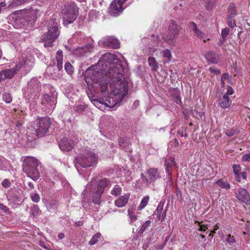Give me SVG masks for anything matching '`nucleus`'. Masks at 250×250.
Returning <instances> with one entry per match:
<instances>
[{"mask_svg": "<svg viewBox=\"0 0 250 250\" xmlns=\"http://www.w3.org/2000/svg\"><path fill=\"white\" fill-rule=\"evenodd\" d=\"M124 68L112 54L105 53L98 62L88 68L83 74L88 88L98 84L106 101L115 106L120 103L128 93V83L123 75Z\"/></svg>", "mask_w": 250, "mask_h": 250, "instance_id": "f257e3e1", "label": "nucleus"}, {"mask_svg": "<svg viewBox=\"0 0 250 250\" xmlns=\"http://www.w3.org/2000/svg\"><path fill=\"white\" fill-rule=\"evenodd\" d=\"M110 185V181L107 178L97 181L95 178H93L91 182L86 185L84 192L92 193L93 202L96 204L99 205L101 202V197L104 188Z\"/></svg>", "mask_w": 250, "mask_h": 250, "instance_id": "f03ea898", "label": "nucleus"}, {"mask_svg": "<svg viewBox=\"0 0 250 250\" xmlns=\"http://www.w3.org/2000/svg\"><path fill=\"white\" fill-rule=\"evenodd\" d=\"M22 159V170L26 175L36 181L40 177L38 167L40 162L35 157L32 156L24 157Z\"/></svg>", "mask_w": 250, "mask_h": 250, "instance_id": "7ed1b4c3", "label": "nucleus"}, {"mask_svg": "<svg viewBox=\"0 0 250 250\" xmlns=\"http://www.w3.org/2000/svg\"><path fill=\"white\" fill-rule=\"evenodd\" d=\"M79 14L78 8L73 2H67L62 10L63 23L65 26L73 23Z\"/></svg>", "mask_w": 250, "mask_h": 250, "instance_id": "20e7f679", "label": "nucleus"}, {"mask_svg": "<svg viewBox=\"0 0 250 250\" xmlns=\"http://www.w3.org/2000/svg\"><path fill=\"white\" fill-rule=\"evenodd\" d=\"M49 27L48 33L44 35L42 40L46 47H52L53 42L58 37L60 33L57 28V22L54 19H51L49 22Z\"/></svg>", "mask_w": 250, "mask_h": 250, "instance_id": "39448f33", "label": "nucleus"}, {"mask_svg": "<svg viewBox=\"0 0 250 250\" xmlns=\"http://www.w3.org/2000/svg\"><path fill=\"white\" fill-rule=\"evenodd\" d=\"M78 164L83 167H90L97 161L95 154L90 150H86L81 153L76 158Z\"/></svg>", "mask_w": 250, "mask_h": 250, "instance_id": "423d86ee", "label": "nucleus"}, {"mask_svg": "<svg viewBox=\"0 0 250 250\" xmlns=\"http://www.w3.org/2000/svg\"><path fill=\"white\" fill-rule=\"evenodd\" d=\"M34 64V61L32 59L28 60L26 59L21 62L17 64L15 68L12 69H5L1 71L3 78L6 79H11L18 71L21 67L24 65L28 70H30Z\"/></svg>", "mask_w": 250, "mask_h": 250, "instance_id": "0eeeda50", "label": "nucleus"}, {"mask_svg": "<svg viewBox=\"0 0 250 250\" xmlns=\"http://www.w3.org/2000/svg\"><path fill=\"white\" fill-rule=\"evenodd\" d=\"M36 123L33 126L35 134L39 137L43 136L48 131L50 121L48 117L41 118L36 121Z\"/></svg>", "mask_w": 250, "mask_h": 250, "instance_id": "6e6552de", "label": "nucleus"}, {"mask_svg": "<svg viewBox=\"0 0 250 250\" xmlns=\"http://www.w3.org/2000/svg\"><path fill=\"white\" fill-rule=\"evenodd\" d=\"M181 28L173 20H170L168 33L165 37V41L170 45H174L175 39L178 35Z\"/></svg>", "mask_w": 250, "mask_h": 250, "instance_id": "1a4fd4ad", "label": "nucleus"}, {"mask_svg": "<svg viewBox=\"0 0 250 250\" xmlns=\"http://www.w3.org/2000/svg\"><path fill=\"white\" fill-rule=\"evenodd\" d=\"M143 178L147 184H150L161 178L160 171L157 168H150L145 173L141 174Z\"/></svg>", "mask_w": 250, "mask_h": 250, "instance_id": "9d476101", "label": "nucleus"}, {"mask_svg": "<svg viewBox=\"0 0 250 250\" xmlns=\"http://www.w3.org/2000/svg\"><path fill=\"white\" fill-rule=\"evenodd\" d=\"M234 93L233 89L228 86L227 88V91L222 97H220L218 100V104L221 107L223 108H226L229 107L231 103V100L229 97V96L232 95Z\"/></svg>", "mask_w": 250, "mask_h": 250, "instance_id": "9b49d317", "label": "nucleus"}, {"mask_svg": "<svg viewBox=\"0 0 250 250\" xmlns=\"http://www.w3.org/2000/svg\"><path fill=\"white\" fill-rule=\"evenodd\" d=\"M125 0H113L110 5L109 13L111 15L117 17L123 11L122 5Z\"/></svg>", "mask_w": 250, "mask_h": 250, "instance_id": "f8f14e48", "label": "nucleus"}, {"mask_svg": "<svg viewBox=\"0 0 250 250\" xmlns=\"http://www.w3.org/2000/svg\"><path fill=\"white\" fill-rule=\"evenodd\" d=\"M56 97L53 94L52 95L44 94L42 101V104L46 109L52 110L56 104Z\"/></svg>", "mask_w": 250, "mask_h": 250, "instance_id": "ddd939ff", "label": "nucleus"}, {"mask_svg": "<svg viewBox=\"0 0 250 250\" xmlns=\"http://www.w3.org/2000/svg\"><path fill=\"white\" fill-rule=\"evenodd\" d=\"M235 196L241 202L247 205H250V196L246 189L243 188H239L235 193Z\"/></svg>", "mask_w": 250, "mask_h": 250, "instance_id": "4468645a", "label": "nucleus"}, {"mask_svg": "<svg viewBox=\"0 0 250 250\" xmlns=\"http://www.w3.org/2000/svg\"><path fill=\"white\" fill-rule=\"evenodd\" d=\"M40 83L36 79H32L28 83L27 90H30L31 94L32 93L35 95L33 99L38 98L39 95Z\"/></svg>", "mask_w": 250, "mask_h": 250, "instance_id": "2eb2a0df", "label": "nucleus"}, {"mask_svg": "<svg viewBox=\"0 0 250 250\" xmlns=\"http://www.w3.org/2000/svg\"><path fill=\"white\" fill-rule=\"evenodd\" d=\"M189 27L192 31L194 32V34L197 36V38L203 41L204 42H206L207 41H208L209 39L208 38V36L206 34L201 31L197 28V25L193 22L189 23Z\"/></svg>", "mask_w": 250, "mask_h": 250, "instance_id": "dca6fc26", "label": "nucleus"}, {"mask_svg": "<svg viewBox=\"0 0 250 250\" xmlns=\"http://www.w3.org/2000/svg\"><path fill=\"white\" fill-rule=\"evenodd\" d=\"M103 44L108 47L117 49L120 47L119 41L113 37H106L103 40Z\"/></svg>", "mask_w": 250, "mask_h": 250, "instance_id": "f3484780", "label": "nucleus"}, {"mask_svg": "<svg viewBox=\"0 0 250 250\" xmlns=\"http://www.w3.org/2000/svg\"><path fill=\"white\" fill-rule=\"evenodd\" d=\"M233 169L237 181L240 182L241 179H246L247 174L246 172H241V167L239 165H233Z\"/></svg>", "mask_w": 250, "mask_h": 250, "instance_id": "a211bd4d", "label": "nucleus"}, {"mask_svg": "<svg viewBox=\"0 0 250 250\" xmlns=\"http://www.w3.org/2000/svg\"><path fill=\"white\" fill-rule=\"evenodd\" d=\"M74 146V142L66 138L63 139L59 143V147L62 151H68L71 150Z\"/></svg>", "mask_w": 250, "mask_h": 250, "instance_id": "6ab92c4d", "label": "nucleus"}, {"mask_svg": "<svg viewBox=\"0 0 250 250\" xmlns=\"http://www.w3.org/2000/svg\"><path fill=\"white\" fill-rule=\"evenodd\" d=\"M204 57L206 58L208 63L217 64L219 62V57L218 55L212 51L206 52Z\"/></svg>", "mask_w": 250, "mask_h": 250, "instance_id": "aec40b11", "label": "nucleus"}, {"mask_svg": "<svg viewBox=\"0 0 250 250\" xmlns=\"http://www.w3.org/2000/svg\"><path fill=\"white\" fill-rule=\"evenodd\" d=\"M26 14L28 17L27 21H35L38 17L41 16V12L38 9L31 8L26 12Z\"/></svg>", "mask_w": 250, "mask_h": 250, "instance_id": "412c9836", "label": "nucleus"}, {"mask_svg": "<svg viewBox=\"0 0 250 250\" xmlns=\"http://www.w3.org/2000/svg\"><path fill=\"white\" fill-rule=\"evenodd\" d=\"M130 194L126 193L115 200V205L118 208L125 207L128 202Z\"/></svg>", "mask_w": 250, "mask_h": 250, "instance_id": "4be33fe9", "label": "nucleus"}, {"mask_svg": "<svg viewBox=\"0 0 250 250\" xmlns=\"http://www.w3.org/2000/svg\"><path fill=\"white\" fill-rule=\"evenodd\" d=\"M93 49V46L91 44L78 48L76 50V54L78 56H83L85 53L91 52Z\"/></svg>", "mask_w": 250, "mask_h": 250, "instance_id": "5701e85b", "label": "nucleus"}, {"mask_svg": "<svg viewBox=\"0 0 250 250\" xmlns=\"http://www.w3.org/2000/svg\"><path fill=\"white\" fill-rule=\"evenodd\" d=\"M56 59L57 62V67L59 70H60L62 68L63 63V54L62 51L61 50H59L57 51Z\"/></svg>", "mask_w": 250, "mask_h": 250, "instance_id": "b1692460", "label": "nucleus"}, {"mask_svg": "<svg viewBox=\"0 0 250 250\" xmlns=\"http://www.w3.org/2000/svg\"><path fill=\"white\" fill-rule=\"evenodd\" d=\"M149 66L151 67L152 71H156L158 69V64L154 57H150L148 59Z\"/></svg>", "mask_w": 250, "mask_h": 250, "instance_id": "393cba45", "label": "nucleus"}, {"mask_svg": "<svg viewBox=\"0 0 250 250\" xmlns=\"http://www.w3.org/2000/svg\"><path fill=\"white\" fill-rule=\"evenodd\" d=\"M163 210V205L161 203L159 204L156 210V214L159 219H164L166 216V213L164 212L162 213Z\"/></svg>", "mask_w": 250, "mask_h": 250, "instance_id": "a878e982", "label": "nucleus"}, {"mask_svg": "<svg viewBox=\"0 0 250 250\" xmlns=\"http://www.w3.org/2000/svg\"><path fill=\"white\" fill-rule=\"evenodd\" d=\"M221 81L222 86L224 87L226 83H230L231 78L229 77V74L227 73H224L222 75Z\"/></svg>", "mask_w": 250, "mask_h": 250, "instance_id": "bb28decb", "label": "nucleus"}, {"mask_svg": "<svg viewBox=\"0 0 250 250\" xmlns=\"http://www.w3.org/2000/svg\"><path fill=\"white\" fill-rule=\"evenodd\" d=\"M149 200V197L148 196H144L142 199L140 205L138 206V210H142L147 205Z\"/></svg>", "mask_w": 250, "mask_h": 250, "instance_id": "cd10ccee", "label": "nucleus"}, {"mask_svg": "<svg viewBox=\"0 0 250 250\" xmlns=\"http://www.w3.org/2000/svg\"><path fill=\"white\" fill-rule=\"evenodd\" d=\"M216 184H217L220 187L222 188H224L226 189H228L230 188V185L226 181H223L222 179H219L216 182Z\"/></svg>", "mask_w": 250, "mask_h": 250, "instance_id": "c85d7f7f", "label": "nucleus"}, {"mask_svg": "<svg viewBox=\"0 0 250 250\" xmlns=\"http://www.w3.org/2000/svg\"><path fill=\"white\" fill-rule=\"evenodd\" d=\"M121 188L118 185H116L110 191V194L115 196L120 195L122 192Z\"/></svg>", "mask_w": 250, "mask_h": 250, "instance_id": "c756f323", "label": "nucleus"}, {"mask_svg": "<svg viewBox=\"0 0 250 250\" xmlns=\"http://www.w3.org/2000/svg\"><path fill=\"white\" fill-rule=\"evenodd\" d=\"M151 221L147 220L139 228L138 230V233L139 234H142L146 230V229L150 226Z\"/></svg>", "mask_w": 250, "mask_h": 250, "instance_id": "7c9ffc66", "label": "nucleus"}, {"mask_svg": "<svg viewBox=\"0 0 250 250\" xmlns=\"http://www.w3.org/2000/svg\"><path fill=\"white\" fill-rule=\"evenodd\" d=\"M226 241L229 245L231 246H235V244L236 243L234 237L230 234L226 235Z\"/></svg>", "mask_w": 250, "mask_h": 250, "instance_id": "2f4dec72", "label": "nucleus"}, {"mask_svg": "<svg viewBox=\"0 0 250 250\" xmlns=\"http://www.w3.org/2000/svg\"><path fill=\"white\" fill-rule=\"evenodd\" d=\"M101 234L100 233H96L90 239V240L89 242V244L90 245H95L98 241V240L101 238Z\"/></svg>", "mask_w": 250, "mask_h": 250, "instance_id": "473e14b6", "label": "nucleus"}, {"mask_svg": "<svg viewBox=\"0 0 250 250\" xmlns=\"http://www.w3.org/2000/svg\"><path fill=\"white\" fill-rule=\"evenodd\" d=\"M30 197L32 201L38 203L40 201V196L39 194L36 192H33L30 193Z\"/></svg>", "mask_w": 250, "mask_h": 250, "instance_id": "72a5a7b5", "label": "nucleus"}, {"mask_svg": "<svg viewBox=\"0 0 250 250\" xmlns=\"http://www.w3.org/2000/svg\"><path fill=\"white\" fill-rule=\"evenodd\" d=\"M85 108V105L83 104L75 105L73 106L74 110L79 113H81L83 111Z\"/></svg>", "mask_w": 250, "mask_h": 250, "instance_id": "f704fd0d", "label": "nucleus"}, {"mask_svg": "<svg viewBox=\"0 0 250 250\" xmlns=\"http://www.w3.org/2000/svg\"><path fill=\"white\" fill-rule=\"evenodd\" d=\"M229 11L230 13V16L233 17L236 15L235 5L233 3H230L229 6Z\"/></svg>", "mask_w": 250, "mask_h": 250, "instance_id": "c9c22d12", "label": "nucleus"}, {"mask_svg": "<svg viewBox=\"0 0 250 250\" xmlns=\"http://www.w3.org/2000/svg\"><path fill=\"white\" fill-rule=\"evenodd\" d=\"M3 100L6 103H10L12 102V98L10 93H5L3 94Z\"/></svg>", "mask_w": 250, "mask_h": 250, "instance_id": "e433bc0d", "label": "nucleus"}, {"mask_svg": "<svg viewBox=\"0 0 250 250\" xmlns=\"http://www.w3.org/2000/svg\"><path fill=\"white\" fill-rule=\"evenodd\" d=\"M162 55L164 58H167L168 61H170L172 58L170 51L166 49L162 52Z\"/></svg>", "mask_w": 250, "mask_h": 250, "instance_id": "4c0bfd02", "label": "nucleus"}, {"mask_svg": "<svg viewBox=\"0 0 250 250\" xmlns=\"http://www.w3.org/2000/svg\"><path fill=\"white\" fill-rule=\"evenodd\" d=\"M128 215L132 223H133L137 219V216L130 209H128Z\"/></svg>", "mask_w": 250, "mask_h": 250, "instance_id": "58836bf2", "label": "nucleus"}, {"mask_svg": "<svg viewBox=\"0 0 250 250\" xmlns=\"http://www.w3.org/2000/svg\"><path fill=\"white\" fill-rule=\"evenodd\" d=\"M165 166L166 167V169L167 172L168 174V179L169 180H172V177L170 175V169H169L170 167V163H169V162L168 161H166Z\"/></svg>", "mask_w": 250, "mask_h": 250, "instance_id": "ea45409f", "label": "nucleus"}, {"mask_svg": "<svg viewBox=\"0 0 250 250\" xmlns=\"http://www.w3.org/2000/svg\"><path fill=\"white\" fill-rule=\"evenodd\" d=\"M64 68L68 73L71 74L73 71L72 65L69 62L65 63Z\"/></svg>", "mask_w": 250, "mask_h": 250, "instance_id": "a19ab883", "label": "nucleus"}, {"mask_svg": "<svg viewBox=\"0 0 250 250\" xmlns=\"http://www.w3.org/2000/svg\"><path fill=\"white\" fill-rule=\"evenodd\" d=\"M208 70L211 73H213L215 75H218L221 73L220 70L215 66L210 67Z\"/></svg>", "mask_w": 250, "mask_h": 250, "instance_id": "79ce46f5", "label": "nucleus"}, {"mask_svg": "<svg viewBox=\"0 0 250 250\" xmlns=\"http://www.w3.org/2000/svg\"><path fill=\"white\" fill-rule=\"evenodd\" d=\"M226 134L229 137H231L237 133V130L234 129H230L226 131Z\"/></svg>", "mask_w": 250, "mask_h": 250, "instance_id": "37998d69", "label": "nucleus"}, {"mask_svg": "<svg viewBox=\"0 0 250 250\" xmlns=\"http://www.w3.org/2000/svg\"><path fill=\"white\" fill-rule=\"evenodd\" d=\"M229 29L228 28H225L222 30L221 32V35L222 38L224 39H225L226 37L229 35Z\"/></svg>", "mask_w": 250, "mask_h": 250, "instance_id": "c03bdc74", "label": "nucleus"}, {"mask_svg": "<svg viewBox=\"0 0 250 250\" xmlns=\"http://www.w3.org/2000/svg\"><path fill=\"white\" fill-rule=\"evenodd\" d=\"M241 160L243 162H250V153L243 155Z\"/></svg>", "mask_w": 250, "mask_h": 250, "instance_id": "a18cd8bd", "label": "nucleus"}, {"mask_svg": "<svg viewBox=\"0 0 250 250\" xmlns=\"http://www.w3.org/2000/svg\"><path fill=\"white\" fill-rule=\"evenodd\" d=\"M31 210L33 215L36 216L39 212V208L37 205H34L32 208Z\"/></svg>", "mask_w": 250, "mask_h": 250, "instance_id": "49530a36", "label": "nucleus"}, {"mask_svg": "<svg viewBox=\"0 0 250 250\" xmlns=\"http://www.w3.org/2000/svg\"><path fill=\"white\" fill-rule=\"evenodd\" d=\"M2 186L4 187V188H8L10 186V182L9 181L7 180V179H4L2 182Z\"/></svg>", "mask_w": 250, "mask_h": 250, "instance_id": "de8ad7c7", "label": "nucleus"}, {"mask_svg": "<svg viewBox=\"0 0 250 250\" xmlns=\"http://www.w3.org/2000/svg\"><path fill=\"white\" fill-rule=\"evenodd\" d=\"M0 209H1L4 212L8 211V208L3 204L0 203Z\"/></svg>", "mask_w": 250, "mask_h": 250, "instance_id": "09e8293b", "label": "nucleus"}, {"mask_svg": "<svg viewBox=\"0 0 250 250\" xmlns=\"http://www.w3.org/2000/svg\"><path fill=\"white\" fill-rule=\"evenodd\" d=\"M125 140L124 139H120L119 142L120 146L123 147H125L127 145H128L126 143L124 142Z\"/></svg>", "mask_w": 250, "mask_h": 250, "instance_id": "8fccbe9b", "label": "nucleus"}, {"mask_svg": "<svg viewBox=\"0 0 250 250\" xmlns=\"http://www.w3.org/2000/svg\"><path fill=\"white\" fill-rule=\"evenodd\" d=\"M228 25L230 27H233L234 26H235V22H234V21L232 20H231L230 21H229V22H228Z\"/></svg>", "mask_w": 250, "mask_h": 250, "instance_id": "3c124183", "label": "nucleus"}, {"mask_svg": "<svg viewBox=\"0 0 250 250\" xmlns=\"http://www.w3.org/2000/svg\"><path fill=\"white\" fill-rule=\"evenodd\" d=\"M6 5L5 1H2L0 2V12L1 11L2 8L4 7Z\"/></svg>", "mask_w": 250, "mask_h": 250, "instance_id": "603ef678", "label": "nucleus"}, {"mask_svg": "<svg viewBox=\"0 0 250 250\" xmlns=\"http://www.w3.org/2000/svg\"><path fill=\"white\" fill-rule=\"evenodd\" d=\"M174 101L177 104H180L181 103V99L179 96H176L174 99Z\"/></svg>", "mask_w": 250, "mask_h": 250, "instance_id": "864d4df0", "label": "nucleus"}, {"mask_svg": "<svg viewBox=\"0 0 250 250\" xmlns=\"http://www.w3.org/2000/svg\"><path fill=\"white\" fill-rule=\"evenodd\" d=\"M83 224V223L82 221H78L75 223V225L76 226L80 227L82 226Z\"/></svg>", "mask_w": 250, "mask_h": 250, "instance_id": "5fc2aeb1", "label": "nucleus"}, {"mask_svg": "<svg viewBox=\"0 0 250 250\" xmlns=\"http://www.w3.org/2000/svg\"><path fill=\"white\" fill-rule=\"evenodd\" d=\"M64 237V234L63 233H60L58 234V238L60 239H62Z\"/></svg>", "mask_w": 250, "mask_h": 250, "instance_id": "6e6d98bb", "label": "nucleus"}, {"mask_svg": "<svg viewBox=\"0 0 250 250\" xmlns=\"http://www.w3.org/2000/svg\"><path fill=\"white\" fill-rule=\"evenodd\" d=\"M199 230L200 231H205L206 230V227L203 226H200Z\"/></svg>", "mask_w": 250, "mask_h": 250, "instance_id": "4d7b16f0", "label": "nucleus"}, {"mask_svg": "<svg viewBox=\"0 0 250 250\" xmlns=\"http://www.w3.org/2000/svg\"><path fill=\"white\" fill-rule=\"evenodd\" d=\"M29 187L31 188V189H33L34 188V186L33 185V183H31V182H29L28 184Z\"/></svg>", "mask_w": 250, "mask_h": 250, "instance_id": "13d9d810", "label": "nucleus"}, {"mask_svg": "<svg viewBox=\"0 0 250 250\" xmlns=\"http://www.w3.org/2000/svg\"><path fill=\"white\" fill-rule=\"evenodd\" d=\"M4 80V79L3 78V74L1 72V71L0 72V82H1V81H3Z\"/></svg>", "mask_w": 250, "mask_h": 250, "instance_id": "bf43d9fd", "label": "nucleus"}, {"mask_svg": "<svg viewBox=\"0 0 250 250\" xmlns=\"http://www.w3.org/2000/svg\"><path fill=\"white\" fill-rule=\"evenodd\" d=\"M165 246V244H163L162 245H159L157 247V249H162L164 246Z\"/></svg>", "mask_w": 250, "mask_h": 250, "instance_id": "052dcab7", "label": "nucleus"}, {"mask_svg": "<svg viewBox=\"0 0 250 250\" xmlns=\"http://www.w3.org/2000/svg\"><path fill=\"white\" fill-rule=\"evenodd\" d=\"M169 238V235L167 236L165 238L164 244H165V245H166V243H167V241L168 240Z\"/></svg>", "mask_w": 250, "mask_h": 250, "instance_id": "680f3d73", "label": "nucleus"}, {"mask_svg": "<svg viewBox=\"0 0 250 250\" xmlns=\"http://www.w3.org/2000/svg\"><path fill=\"white\" fill-rule=\"evenodd\" d=\"M219 228V227L217 226V225H216L215 227H214V230L211 232L212 233H215V230H216L217 229H218Z\"/></svg>", "mask_w": 250, "mask_h": 250, "instance_id": "e2e57ef3", "label": "nucleus"}, {"mask_svg": "<svg viewBox=\"0 0 250 250\" xmlns=\"http://www.w3.org/2000/svg\"><path fill=\"white\" fill-rule=\"evenodd\" d=\"M27 91L28 92H29V94H28V95H30V94H31V96H30V98H32V94H33V93H32V94H31L30 92V90L29 91L27 89Z\"/></svg>", "mask_w": 250, "mask_h": 250, "instance_id": "0e129e2a", "label": "nucleus"}, {"mask_svg": "<svg viewBox=\"0 0 250 250\" xmlns=\"http://www.w3.org/2000/svg\"><path fill=\"white\" fill-rule=\"evenodd\" d=\"M2 51L0 50V59L1 58V56H2Z\"/></svg>", "mask_w": 250, "mask_h": 250, "instance_id": "69168bd1", "label": "nucleus"}, {"mask_svg": "<svg viewBox=\"0 0 250 250\" xmlns=\"http://www.w3.org/2000/svg\"><path fill=\"white\" fill-rule=\"evenodd\" d=\"M202 237L204 238V236L203 235H201Z\"/></svg>", "mask_w": 250, "mask_h": 250, "instance_id": "338daca9", "label": "nucleus"}]
</instances>
